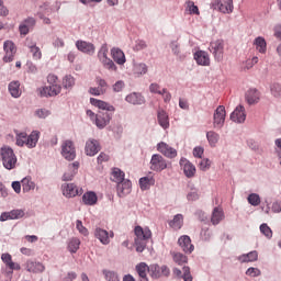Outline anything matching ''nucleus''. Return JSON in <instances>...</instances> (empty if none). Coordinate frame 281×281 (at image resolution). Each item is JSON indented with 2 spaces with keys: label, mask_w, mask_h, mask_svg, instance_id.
I'll return each mask as SVG.
<instances>
[{
  "label": "nucleus",
  "mask_w": 281,
  "mask_h": 281,
  "mask_svg": "<svg viewBox=\"0 0 281 281\" xmlns=\"http://www.w3.org/2000/svg\"><path fill=\"white\" fill-rule=\"evenodd\" d=\"M14 133L15 146H19L20 148H23V146H26V148H36L38 139H41V132L38 131H33L30 135L19 130H15Z\"/></svg>",
  "instance_id": "f257e3e1"
},
{
  "label": "nucleus",
  "mask_w": 281,
  "mask_h": 281,
  "mask_svg": "<svg viewBox=\"0 0 281 281\" xmlns=\"http://www.w3.org/2000/svg\"><path fill=\"white\" fill-rule=\"evenodd\" d=\"M134 234L136 236L134 239L136 251L142 254L144 249H146V245H148V240H150L153 233L148 227L142 228V226H136L134 228Z\"/></svg>",
  "instance_id": "f03ea898"
},
{
  "label": "nucleus",
  "mask_w": 281,
  "mask_h": 281,
  "mask_svg": "<svg viewBox=\"0 0 281 281\" xmlns=\"http://www.w3.org/2000/svg\"><path fill=\"white\" fill-rule=\"evenodd\" d=\"M0 161L5 170H14L19 158H16V154H14L12 147L4 145L0 148Z\"/></svg>",
  "instance_id": "7ed1b4c3"
},
{
  "label": "nucleus",
  "mask_w": 281,
  "mask_h": 281,
  "mask_svg": "<svg viewBox=\"0 0 281 281\" xmlns=\"http://www.w3.org/2000/svg\"><path fill=\"white\" fill-rule=\"evenodd\" d=\"M86 115L89 116L92 124H94L97 128H99L100 131H102L103 128H106V126H109L113 117V114L109 112H99L95 114L91 110H87Z\"/></svg>",
  "instance_id": "20e7f679"
},
{
  "label": "nucleus",
  "mask_w": 281,
  "mask_h": 281,
  "mask_svg": "<svg viewBox=\"0 0 281 281\" xmlns=\"http://www.w3.org/2000/svg\"><path fill=\"white\" fill-rule=\"evenodd\" d=\"M97 56L104 69H108V71H117L115 61L109 58V45L102 44Z\"/></svg>",
  "instance_id": "39448f33"
},
{
  "label": "nucleus",
  "mask_w": 281,
  "mask_h": 281,
  "mask_svg": "<svg viewBox=\"0 0 281 281\" xmlns=\"http://www.w3.org/2000/svg\"><path fill=\"white\" fill-rule=\"evenodd\" d=\"M168 168V160L160 154H154L149 161V169L154 172H164Z\"/></svg>",
  "instance_id": "423d86ee"
},
{
  "label": "nucleus",
  "mask_w": 281,
  "mask_h": 281,
  "mask_svg": "<svg viewBox=\"0 0 281 281\" xmlns=\"http://www.w3.org/2000/svg\"><path fill=\"white\" fill-rule=\"evenodd\" d=\"M225 117H227L225 105H218L213 113V128L215 131H221L225 126Z\"/></svg>",
  "instance_id": "0eeeda50"
},
{
  "label": "nucleus",
  "mask_w": 281,
  "mask_h": 281,
  "mask_svg": "<svg viewBox=\"0 0 281 281\" xmlns=\"http://www.w3.org/2000/svg\"><path fill=\"white\" fill-rule=\"evenodd\" d=\"M149 276L154 280H159V278H170V268L168 266H159L157 263L149 266Z\"/></svg>",
  "instance_id": "6e6552de"
},
{
  "label": "nucleus",
  "mask_w": 281,
  "mask_h": 281,
  "mask_svg": "<svg viewBox=\"0 0 281 281\" xmlns=\"http://www.w3.org/2000/svg\"><path fill=\"white\" fill-rule=\"evenodd\" d=\"M61 156L67 161H74V159H76V146L74 145V140L67 139L63 142Z\"/></svg>",
  "instance_id": "1a4fd4ad"
},
{
  "label": "nucleus",
  "mask_w": 281,
  "mask_h": 281,
  "mask_svg": "<svg viewBox=\"0 0 281 281\" xmlns=\"http://www.w3.org/2000/svg\"><path fill=\"white\" fill-rule=\"evenodd\" d=\"M209 49L211 54H213L217 63H223L225 44L223 43L222 40H216L215 42H211Z\"/></svg>",
  "instance_id": "9d476101"
},
{
  "label": "nucleus",
  "mask_w": 281,
  "mask_h": 281,
  "mask_svg": "<svg viewBox=\"0 0 281 281\" xmlns=\"http://www.w3.org/2000/svg\"><path fill=\"white\" fill-rule=\"evenodd\" d=\"M63 91V87L58 83H53L38 89L41 98H54Z\"/></svg>",
  "instance_id": "9b49d317"
},
{
  "label": "nucleus",
  "mask_w": 281,
  "mask_h": 281,
  "mask_svg": "<svg viewBox=\"0 0 281 281\" xmlns=\"http://www.w3.org/2000/svg\"><path fill=\"white\" fill-rule=\"evenodd\" d=\"M61 192L66 199H74V196H80L83 192L82 188H78L75 183L61 184Z\"/></svg>",
  "instance_id": "f8f14e48"
},
{
  "label": "nucleus",
  "mask_w": 281,
  "mask_h": 281,
  "mask_svg": "<svg viewBox=\"0 0 281 281\" xmlns=\"http://www.w3.org/2000/svg\"><path fill=\"white\" fill-rule=\"evenodd\" d=\"M102 147L100 146V140L95 138H88L85 146V153L88 157H95L100 153Z\"/></svg>",
  "instance_id": "ddd939ff"
},
{
  "label": "nucleus",
  "mask_w": 281,
  "mask_h": 281,
  "mask_svg": "<svg viewBox=\"0 0 281 281\" xmlns=\"http://www.w3.org/2000/svg\"><path fill=\"white\" fill-rule=\"evenodd\" d=\"M115 234L113 231H110V233L106 229H103L101 227H97L94 229V238H97L101 245H109L111 243V238H113Z\"/></svg>",
  "instance_id": "4468645a"
},
{
  "label": "nucleus",
  "mask_w": 281,
  "mask_h": 281,
  "mask_svg": "<svg viewBox=\"0 0 281 281\" xmlns=\"http://www.w3.org/2000/svg\"><path fill=\"white\" fill-rule=\"evenodd\" d=\"M180 168L183 170L187 179H192L196 175V167L188 158L180 159Z\"/></svg>",
  "instance_id": "2eb2a0df"
},
{
  "label": "nucleus",
  "mask_w": 281,
  "mask_h": 281,
  "mask_svg": "<svg viewBox=\"0 0 281 281\" xmlns=\"http://www.w3.org/2000/svg\"><path fill=\"white\" fill-rule=\"evenodd\" d=\"M133 188V183L131 180L125 179L121 182L116 183V194L120 199H124V196H128L131 194Z\"/></svg>",
  "instance_id": "dca6fc26"
},
{
  "label": "nucleus",
  "mask_w": 281,
  "mask_h": 281,
  "mask_svg": "<svg viewBox=\"0 0 281 281\" xmlns=\"http://www.w3.org/2000/svg\"><path fill=\"white\" fill-rule=\"evenodd\" d=\"M75 45L78 52H81L82 54H88V56H93L95 54V45H93V43L78 40Z\"/></svg>",
  "instance_id": "f3484780"
},
{
  "label": "nucleus",
  "mask_w": 281,
  "mask_h": 281,
  "mask_svg": "<svg viewBox=\"0 0 281 281\" xmlns=\"http://www.w3.org/2000/svg\"><path fill=\"white\" fill-rule=\"evenodd\" d=\"M157 150L158 153L164 155V157H167V159H175V157H177V149H175V147H171L167 143H164V142L158 143Z\"/></svg>",
  "instance_id": "a211bd4d"
},
{
  "label": "nucleus",
  "mask_w": 281,
  "mask_h": 281,
  "mask_svg": "<svg viewBox=\"0 0 281 281\" xmlns=\"http://www.w3.org/2000/svg\"><path fill=\"white\" fill-rule=\"evenodd\" d=\"M232 122L235 124H243L247 120V113L245 112V106L237 105L235 110L231 113Z\"/></svg>",
  "instance_id": "6ab92c4d"
},
{
  "label": "nucleus",
  "mask_w": 281,
  "mask_h": 281,
  "mask_svg": "<svg viewBox=\"0 0 281 281\" xmlns=\"http://www.w3.org/2000/svg\"><path fill=\"white\" fill-rule=\"evenodd\" d=\"M5 55L3 57L4 63H12L14 60V54H16V46L12 41H5L3 44Z\"/></svg>",
  "instance_id": "aec40b11"
},
{
  "label": "nucleus",
  "mask_w": 281,
  "mask_h": 281,
  "mask_svg": "<svg viewBox=\"0 0 281 281\" xmlns=\"http://www.w3.org/2000/svg\"><path fill=\"white\" fill-rule=\"evenodd\" d=\"M34 25H36V19L34 18H26L21 22L19 25L21 36H27L30 34V30H34Z\"/></svg>",
  "instance_id": "412c9836"
},
{
  "label": "nucleus",
  "mask_w": 281,
  "mask_h": 281,
  "mask_svg": "<svg viewBox=\"0 0 281 281\" xmlns=\"http://www.w3.org/2000/svg\"><path fill=\"white\" fill-rule=\"evenodd\" d=\"M178 245L184 254H192V251H194V245H192V239H190L188 235L180 236Z\"/></svg>",
  "instance_id": "4be33fe9"
},
{
  "label": "nucleus",
  "mask_w": 281,
  "mask_h": 281,
  "mask_svg": "<svg viewBox=\"0 0 281 281\" xmlns=\"http://www.w3.org/2000/svg\"><path fill=\"white\" fill-rule=\"evenodd\" d=\"M78 168H80V162L75 161L68 165V170L63 176V181H72L74 177L78 175Z\"/></svg>",
  "instance_id": "5701e85b"
},
{
  "label": "nucleus",
  "mask_w": 281,
  "mask_h": 281,
  "mask_svg": "<svg viewBox=\"0 0 281 281\" xmlns=\"http://www.w3.org/2000/svg\"><path fill=\"white\" fill-rule=\"evenodd\" d=\"M157 121L164 131H168V128H170V116H168V112H166V110H158Z\"/></svg>",
  "instance_id": "b1692460"
},
{
  "label": "nucleus",
  "mask_w": 281,
  "mask_h": 281,
  "mask_svg": "<svg viewBox=\"0 0 281 281\" xmlns=\"http://www.w3.org/2000/svg\"><path fill=\"white\" fill-rule=\"evenodd\" d=\"M25 269L29 273H43V271H45V266L40 261L29 260L25 263Z\"/></svg>",
  "instance_id": "393cba45"
},
{
  "label": "nucleus",
  "mask_w": 281,
  "mask_h": 281,
  "mask_svg": "<svg viewBox=\"0 0 281 281\" xmlns=\"http://www.w3.org/2000/svg\"><path fill=\"white\" fill-rule=\"evenodd\" d=\"M194 60L202 67H210V55L205 50H198L194 53Z\"/></svg>",
  "instance_id": "a878e982"
},
{
  "label": "nucleus",
  "mask_w": 281,
  "mask_h": 281,
  "mask_svg": "<svg viewBox=\"0 0 281 281\" xmlns=\"http://www.w3.org/2000/svg\"><path fill=\"white\" fill-rule=\"evenodd\" d=\"M125 102H128V104L142 105L145 104L146 99L144 95H142V93L133 92L125 97Z\"/></svg>",
  "instance_id": "bb28decb"
},
{
  "label": "nucleus",
  "mask_w": 281,
  "mask_h": 281,
  "mask_svg": "<svg viewBox=\"0 0 281 281\" xmlns=\"http://www.w3.org/2000/svg\"><path fill=\"white\" fill-rule=\"evenodd\" d=\"M90 103L92 104V106H97V109H101L102 111L115 113V106L111 105V103H106L105 101L91 98Z\"/></svg>",
  "instance_id": "cd10ccee"
},
{
  "label": "nucleus",
  "mask_w": 281,
  "mask_h": 281,
  "mask_svg": "<svg viewBox=\"0 0 281 281\" xmlns=\"http://www.w3.org/2000/svg\"><path fill=\"white\" fill-rule=\"evenodd\" d=\"M111 56L116 65H124L126 63V55L119 47H113L111 49Z\"/></svg>",
  "instance_id": "c85d7f7f"
},
{
  "label": "nucleus",
  "mask_w": 281,
  "mask_h": 281,
  "mask_svg": "<svg viewBox=\"0 0 281 281\" xmlns=\"http://www.w3.org/2000/svg\"><path fill=\"white\" fill-rule=\"evenodd\" d=\"M246 101L248 104H258L260 102V91L256 88H251L246 92Z\"/></svg>",
  "instance_id": "c756f323"
},
{
  "label": "nucleus",
  "mask_w": 281,
  "mask_h": 281,
  "mask_svg": "<svg viewBox=\"0 0 281 281\" xmlns=\"http://www.w3.org/2000/svg\"><path fill=\"white\" fill-rule=\"evenodd\" d=\"M133 74L136 78H142L148 74V65L146 63H134L133 64Z\"/></svg>",
  "instance_id": "7c9ffc66"
},
{
  "label": "nucleus",
  "mask_w": 281,
  "mask_h": 281,
  "mask_svg": "<svg viewBox=\"0 0 281 281\" xmlns=\"http://www.w3.org/2000/svg\"><path fill=\"white\" fill-rule=\"evenodd\" d=\"M21 183H22V192H24V194L36 190V182H34V180L30 176L23 178L21 180Z\"/></svg>",
  "instance_id": "2f4dec72"
},
{
  "label": "nucleus",
  "mask_w": 281,
  "mask_h": 281,
  "mask_svg": "<svg viewBox=\"0 0 281 281\" xmlns=\"http://www.w3.org/2000/svg\"><path fill=\"white\" fill-rule=\"evenodd\" d=\"M82 203H83V205H90V206L97 205L98 194H95V192H93V191H88V192L83 193Z\"/></svg>",
  "instance_id": "473e14b6"
},
{
  "label": "nucleus",
  "mask_w": 281,
  "mask_h": 281,
  "mask_svg": "<svg viewBox=\"0 0 281 281\" xmlns=\"http://www.w3.org/2000/svg\"><path fill=\"white\" fill-rule=\"evenodd\" d=\"M8 89L11 98H15V99L19 98L22 93L21 81L19 80L11 81L8 86Z\"/></svg>",
  "instance_id": "72a5a7b5"
},
{
  "label": "nucleus",
  "mask_w": 281,
  "mask_h": 281,
  "mask_svg": "<svg viewBox=\"0 0 281 281\" xmlns=\"http://www.w3.org/2000/svg\"><path fill=\"white\" fill-rule=\"evenodd\" d=\"M126 173H124V171H122V169L120 168H113L112 172H111V181H113L114 183H121L122 181L126 180L125 179Z\"/></svg>",
  "instance_id": "f704fd0d"
},
{
  "label": "nucleus",
  "mask_w": 281,
  "mask_h": 281,
  "mask_svg": "<svg viewBox=\"0 0 281 281\" xmlns=\"http://www.w3.org/2000/svg\"><path fill=\"white\" fill-rule=\"evenodd\" d=\"M237 260L241 263H245V262H256V260H258V251L256 250H252L248 254H244V255H240Z\"/></svg>",
  "instance_id": "c9c22d12"
},
{
  "label": "nucleus",
  "mask_w": 281,
  "mask_h": 281,
  "mask_svg": "<svg viewBox=\"0 0 281 281\" xmlns=\"http://www.w3.org/2000/svg\"><path fill=\"white\" fill-rule=\"evenodd\" d=\"M223 218H225V213L223 212V209L215 207L212 212L211 223L213 225H218V223H221V221H223Z\"/></svg>",
  "instance_id": "e433bc0d"
},
{
  "label": "nucleus",
  "mask_w": 281,
  "mask_h": 281,
  "mask_svg": "<svg viewBox=\"0 0 281 281\" xmlns=\"http://www.w3.org/2000/svg\"><path fill=\"white\" fill-rule=\"evenodd\" d=\"M61 87L66 89V91H71V89L76 87V78H74L71 75L64 76L61 80Z\"/></svg>",
  "instance_id": "4c0bfd02"
},
{
  "label": "nucleus",
  "mask_w": 281,
  "mask_h": 281,
  "mask_svg": "<svg viewBox=\"0 0 281 281\" xmlns=\"http://www.w3.org/2000/svg\"><path fill=\"white\" fill-rule=\"evenodd\" d=\"M254 45L256 46L257 52L259 54H267V41L262 36H258L254 41Z\"/></svg>",
  "instance_id": "58836bf2"
},
{
  "label": "nucleus",
  "mask_w": 281,
  "mask_h": 281,
  "mask_svg": "<svg viewBox=\"0 0 281 281\" xmlns=\"http://www.w3.org/2000/svg\"><path fill=\"white\" fill-rule=\"evenodd\" d=\"M220 12L222 14H232L234 12V0H224V2H221Z\"/></svg>",
  "instance_id": "ea45409f"
},
{
  "label": "nucleus",
  "mask_w": 281,
  "mask_h": 281,
  "mask_svg": "<svg viewBox=\"0 0 281 281\" xmlns=\"http://www.w3.org/2000/svg\"><path fill=\"white\" fill-rule=\"evenodd\" d=\"M150 186H155V178L153 176H147L139 179L140 190H150Z\"/></svg>",
  "instance_id": "a19ab883"
},
{
  "label": "nucleus",
  "mask_w": 281,
  "mask_h": 281,
  "mask_svg": "<svg viewBox=\"0 0 281 281\" xmlns=\"http://www.w3.org/2000/svg\"><path fill=\"white\" fill-rule=\"evenodd\" d=\"M169 226H171L172 229H181V227H183V214L175 215L169 222Z\"/></svg>",
  "instance_id": "79ce46f5"
},
{
  "label": "nucleus",
  "mask_w": 281,
  "mask_h": 281,
  "mask_svg": "<svg viewBox=\"0 0 281 281\" xmlns=\"http://www.w3.org/2000/svg\"><path fill=\"white\" fill-rule=\"evenodd\" d=\"M67 249L70 254H76L80 249V239L77 237L70 238L68 240Z\"/></svg>",
  "instance_id": "37998d69"
},
{
  "label": "nucleus",
  "mask_w": 281,
  "mask_h": 281,
  "mask_svg": "<svg viewBox=\"0 0 281 281\" xmlns=\"http://www.w3.org/2000/svg\"><path fill=\"white\" fill-rule=\"evenodd\" d=\"M206 139L212 148L218 144V139H221V135L214 131L206 132Z\"/></svg>",
  "instance_id": "c03bdc74"
},
{
  "label": "nucleus",
  "mask_w": 281,
  "mask_h": 281,
  "mask_svg": "<svg viewBox=\"0 0 281 281\" xmlns=\"http://www.w3.org/2000/svg\"><path fill=\"white\" fill-rule=\"evenodd\" d=\"M136 271L139 278L148 277L147 273H150V266H147L146 262H140L136 266Z\"/></svg>",
  "instance_id": "a18cd8bd"
},
{
  "label": "nucleus",
  "mask_w": 281,
  "mask_h": 281,
  "mask_svg": "<svg viewBox=\"0 0 281 281\" xmlns=\"http://www.w3.org/2000/svg\"><path fill=\"white\" fill-rule=\"evenodd\" d=\"M270 93L272 98L280 99L281 98V83L280 82H272L270 85Z\"/></svg>",
  "instance_id": "49530a36"
},
{
  "label": "nucleus",
  "mask_w": 281,
  "mask_h": 281,
  "mask_svg": "<svg viewBox=\"0 0 281 281\" xmlns=\"http://www.w3.org/2000/svg\"><path fill=\"white\" fill-rule=\"evenodd\" d=\"M172 260L176 262V265H186L188 262V257L181 252H171Z\"/></svg>",
  "instance_id": "de8ad7c7"
},
{
  "label": "nucleus",
  "mask_w": 281,
  "mask_h": 281,
  "mask_svg": "<svg viewBox=\"0 0 281 281\" xmlns=\"http://www.w3.org/2000/svg\"><path fill=\"white\" fill-rule=\"evenodd\" d=\"M102 273L106 281H120V274H117V272H115L113 270L104 269V270H102Z\"/></svg>",
  "instance_id": "09e8293b"
},
{
  "label": "nucleus",
  "mask_w": 281,
  "mask_h": 281,
  "mask_svg": "<svg viewBox=\"0 0 281 281\" xmlns=\"http://www.w3.org/2000/svg\"><path fill=\"white\" fill-rule=\"evenodd\" d=\"M170 49H171L172 54L175 56H177L178 58H180V59L186 58V56H183L181 54V47L179 46V42H177V41L171 42L170 43Z\"/></svg>",
  "instance_id": "8fccbe9b"
},
{
  "label": "nucleus",
  "mask_w": 281,
  "mask_h": 281,
  "mask_svg": "<svg viewBox=\"0 0 281 281\" xmlns=\"http://www.w3.org/2000/svg\"><path fill=\"white\" fill-rule=\"evenodd\" d=\"M247 201L252 207H258L260 205V195L258 193H250Z\"/></svg>",
  "instance_id": "3c124183"
},
{
  "label": "nucleus",
  "mask_w": 281,
  "mask_h": 281,
  "mask_svg": "<svg viewBox=\"0 0 281 281\" xmlns=\"http://www.w3.org/2000/svg\"><path fill=\"white\" fill-rule=\"evenodd\" d=\"M187 5V10L189 12V14H195L196 16H199V14H201V12L199 11V7L194 4L193 1H187L186 2Z\"/></svg>",
  "instance_id": "603ef678"
},
{
  "label": "nucleus",
  "mask_w": 281,
  "mask_h": 281,
  "mask_svg": "<svg viewBox=\"0 0 281 281\" xmlns=\"http://www.w3.org/2000/svg\"><path fill=\"white\" fill-rule=\"evenodd\" d=\"M35 115L38 117V120H45L52 115V111L45 108L37 109L35 110Z\"/></svg>",
  "instance_id": "864d4df0"
},
{
  "label": "nucleus",
  "mask_w": 281,
  "mask_h": 281,
  "mask_svg": "<svg viewBox=\"0 0 281 281\" xmlns=\"http://www.w3.org/2000/svg\"><path fill=\"white\" fill-rule=\"evenodd\" d=\"M212 166V162L210 161L209 158H203L202 160H200V162L198 164V168L200 170H202V172H206V170H210Z\"/></svg>",
  "instance_id": "5fc2aeb1"
},
{
  "label": "nucleus",
  "mask_w": 281,
  "mask_h": 281,
  "mask_svg": "<svg viewBox=\"0 0 281 281\" xmlns=\"http://www.w3.org/2000/svg\"><path fill=\"white\" fill-rule=\"evenodd\" d=\"M95 83L98 85V88H100V90L103 93H106L108 89H109V83L106 82V80H104L101 77H97L95 78Z\"/></svg>",
  "instance_id": "6e6d98bb"
},
{
  "label": "nucleus",
  "mask_w": 281,
  "mask_h": 281,
  "mask_svg": "<svg viewBox=\"0 0 281 281\" xmlns=\"http://www.w3.org/2000/svg\"><path fill=\"white\" fill-rule=\"evenodd\" d=\"M260 232L261 234H263V236H266V238H269V239L273 238V231H271V227H269V225L261 224Z\"/></svg>",
  "instance_id": "4d7b16f0"
},
{
  "label": "nucleus",
  "mask_w": 281,
  "mask_h": 281,
  "mask_svg": "<svg viewBox=\"0 0 281 281\" xmlns=\"http://www.w3.org/2000/svg\"><path fill=\"white\" fill-rule=\"evenodd\" d=\"M32 54L33 60H41L43 58V53L41 52V47L35 46L34 48L29 49Z\"/></svg>",
  "instance_id": "13d9d810"
},
{
  "label": "nucleus",
  "mask_w": 281,
  "mask_h": 281,
  "mask_svg": "<svg viewBox=\"0 0 281 281\" xmlns=\"http://www.w3.org/2000/svg\"><path fill=\"white\" fill-rule=\"evenodd\" d=\"M76 229H78L79 234H82V236H89V229L82 225V221L80 220L76 221Z\"/></svg>",
  "instance_id": "bf43d9fd"
},
{
  "label": "nucleus",
  "mask_w": 281,
  "mask_h": 281,
  "mask_svg": "<svg viewBox=\"0 0 281 281\" xmlns=\"http://www.w3.org/2000/svg\"><path fill=\"white\" fill-rule=\"evenodd\" d=\"M149 91H150L151 93L157 94V95H161V93H162V91H164V88H161V87L159 86V83L153 82V83L149 85Z\"/></svg>",
  "instance_id": "052dcab7"
},
{
  "label": "nucleus",
  "mask_w": 281,
  "mask_h": 281,
  "mask_svg": "<svg viewBox=\"0 0 281 281\" xmlns=\"http://www.w3.org/2000/svg\"><path fill=\"white\" fill-rule=\"evenodd\" d=\"M200 236L202 240H204L205 243H209V240L212 239V231L209 228H202Z\"/></svg>",
  "instance_id": "680f3d73"
},
{
  "label": "nucleus",
  "mask_w": 281,
  "mask_h": 281,
  "mask_svg": "<svg viewBox=\"0 0 281 281\" xmlns=\"http://www.w3.org/2000/svg\"><path fill=\"white\" fill-rule=\"evenodd\" d=\"M148 47V44L144 40H137L134 45V52H142Z\"/></svg>",
  "instance_id": "e2e57ef3"
},
{
  "label": "nucleus",
  "mask_w": 281,
  "mask_h": 281,
  "mask_svg": "<svg viewBox=\"0 0 281 281\" xmlns=\"http://www.w3.org/2000/svg\"><path fill=\"white\" fill-rule=\"evenodd\" d=\"M181 279L183 281H193L194 278H192V273L190 272V267H183L182 268V277Z\"/></svg>",
  "instance_id": "0e129e2a"
},
{
  "label": "nucleus",
  "mask_w": 281,
  "mask_h": 281,
  "mask_svg": "<svg viewBox=\"0 0 281 281\" xmlns=\"http://www.w3.org/2000/svg\"><path fill=\"white\" fill-rule=\"evenodd\" d=\"M10 213H11V221H16L25 216V211L23 210H13V211H10Z\"/></svg>",
  "instance_id": "69168bd1"
},
{
  "label": "nucleus",
  "mask_w": 281,
  "mask_h": 281,
  "mask_svg": "<svg viewBox=\"0 0 281 281\" xmlns=\"http://www.w3.org/2000/svg\"><path fill=\"white\" fill-rule=\"evenodd\" d=\"M199 190L198 189H191V191L187 194V201H199Z\"/></svg>",
  "instance_id": "338daca9"
},
{
  "label": "nucleus",
  "mask_w": 281,
  "mask_h": 281,
  "mask_svg": "<svg viewBox=\"0 0 281 281\" xmlns=\"http://www.w3.org/2000/svg\"><path fill=\"white\" fill-rule=\"evenodd\" d=\"M260 274L261 272L258 268L250 267L246 270V276H248L249 278H258V276Z\"/></svg>",
  "instance_id": "774afa93"
}]
</instances>
